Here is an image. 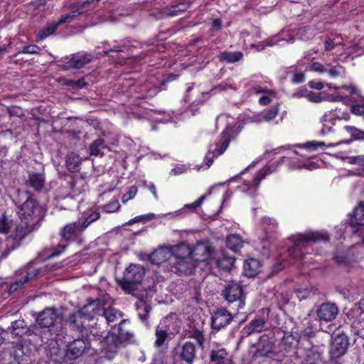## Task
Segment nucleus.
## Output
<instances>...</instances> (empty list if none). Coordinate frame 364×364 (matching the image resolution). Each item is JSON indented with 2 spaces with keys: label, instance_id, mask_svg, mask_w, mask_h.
<instances>
[{
  "label": "nucleus",
  "instance_id": "obj_1",
  "mask_svg": "<svg viewBox=\"0 0 364 364\" xmlns=\"http://www.w3.org/2000/svg\"><path fill=\"white\" fill-rule=\"evenodd\" d=\"M26 198L25 202L18 206V214L21 220V223H24L25 227L23 225L18 226V229H21L22 236H25L28 232L32 231L33 226L38 217L36 213L38 210V205L36 200L32 198L28 192L25 193Z\"/></svg>",
  "mask_w": 364,
  "mask_h": 364
},
{
  "label": "nucleus",
  "instance_id": "obj_2",
  "mask_svg": "<svg viewBox=\"0 0 364 364\" xmlns=\"http://www.w3.org/2000/svg\"><path fill=\"white\" fill-rule=\"evenodd\" d=\"M328 235L324 232H309L299 235L294 240V246L289 250V255L297 259L303 258L302 250L311 243H316L322 240H328Z\"/></svg>",
  "mask_w": 364,
  "mask_h": 364
},
{
  "label": "nucleus",
  "instance_id": "obj_3",
  "mask_svg": "<svg viewBox=\"0 0 364 364\" xmlns=\"http://www.w3.org/2000/svg\"><path fill=\"white\" fill-rule=\"evenodd\" d=\"M144 274L145 269L141 265L130 264L124 272L121 287L127 294H131L141 282Z\"/></svg>",
  "mask_w": 364,
  "mask_h": 364
},
{
  "label": "nucleus",
  "instance_id": "obj_4",
  "mask_svg": "<svg viewBox=\"0 0 364 364\" xmlns=\"http://www.w3.org/2000/svg\"><path fill=\"white\" fill-rule=\"evenodd\" d=\"M109 299V296L105 294L102 298H97L89 301L80 310L82 315L85 316V318L90 321V323H93V322L97 323L100 319H102L104 306L108 302Z\"/></svg>",
  "mask_w": 364,
  "mask_h": 364
},
{
  "label": "nucleus",
  "instance_id": "obj_5",
  "mask_svg": "<svg viewBox=\"0 0 364 364\" xmlns=\"http://www.w3.org/2000/svg\"><path fill=\"white\" fill-rule=\"evenodd\" d=\"M221 296L228 304L237 303L238 309L245 304L242 286L235 281H229L225 285Z\"/></svg>",
  "mask_w": 364,
  "mask_h": 364
},
{
  "label": "nucleus",
  "instance_id": "obj_6",
  "mask_svg": "<svg viewBox=\"0 0 364 364\" xmlns=\"http://www.w3.org/2000/svg\"><path fill=\"white\" fill-rule=\"evenodd\" d=\"M68 321L71 328L77 331L82 335L86 336H88L89 334L92 333L90 328H94V326L97 325L96 322L90 323V321H88V319L85 318V316L82 315L80 310L70 314Z\"/></svg>",
  "mask_w": 364,
  "mask_h": 364
},
{
  "label": "nucleus",
  "instance_id": "obj_7",
  "mask_svg": "<svg viewBox=\"0 0 364 364\" xmlns=\"http://www.w3.org/2000/svg\"><path fill=\"white\" fill-rule=\"evenodd\" d=\"M196 358V348L193 343L186 341L175 348L174 358L186 364H192Z\"/></svg>",
  "mask_w": 364,
  "mask_h": 364
},
{
  "label": "nucleus",
  "instance_id": "obj_8",
  "mask_svg": "<svg viewBox=\"0 0 364 364\" xmlns=\"http://www.w3.org/2000/svg\"><path fill=\"white\" fill-rule=\"evenodd\" d=\"M39 274V269L33 268L32 266H28L25 269L20 270L15 279L9 287V292L12 293L16 291L18 289L22 287L28 281L36 278Z\"/></svg>",
  "mask_w": 364,
  "mask_h": 364
},
{
  "label": "nucleus",
  "instance_id": "obj_9",
  "mask_svg": "<svg viewBox=\"0 0 364 364\" xmlns=\"http://www.w3.org/2000/svg\"><path fill=\"white\" fill-rule=\"evenodd\" d=\"M172 259H179V258H186V257H192L191 255H197L196 252L197 251H203L205 253L201 259H197V260H205L208 257L207 247L204 245H198L195 252H192L191 250L185 244H181L179 245H176L172 247Z\"/></svg>",
  "mask_w": 364,
  "mask_h": 364
},
{
  "label": "nucleus",
  "instance_id": "obj_10",
  "mask_svg": "<svg viewBox=\"0 0 364 364\" xmlns=\"http://www.w3.org/2000/svg\"><path fill=\"white\" fill-rule=\"evenodd\" d=\"M230 129L226 128L222 133V137L220 141L215 144V148L213 151L212 156H210L211 154L208 152L205 157V160L207 161L206 165L208 167L212 165L215 156H218L225 152L230 144Z\"/></svg>",
  "mask_w": 364,
  "mask_h": 364
},
{
  "label": "nucleus",
  "instance_id": "obj_11",
  "mask_svg": "<svg viewBox=\"0 0 364 364\" xmlns=\"http://www.w3.org/2000/svg\"><path fill=\"white\" fill-rule=\"evenodd\" d=\"M58 317L59 314L56 309L47 307L38 314L36 321L41 328H50L54 325Z\"/></svg>",
  "mask_w": 364,
  "mask_h": 364
},
{
  "label": "nucleus",
  "instance_id": "obj_12",
  "mask_svg": "<svg viewBox=\"0 0 364 364\" xmlns=\"http://www.w3.org/2000/svg\"><path fill=\"white\" fill-rule=\"evenodd\" d=\"M128 321L127 319L122 320L119 324L118 333L112 334L109 338L117 348L126 345L133 338V333L124 328V325Z\"/></svg>",
  "mask_w": 364,
  "mask_h": 364
},
{
  "label": "nucleus",
  "instance_id": "obj_13",
  "mask_svg": "<svg viewBox=\"0 0 364 364\" xmlns=\"http://www.w3.org/2000/svg\"><path fill=\"white\" fill-rule=\"evenodd\" d=\"M348 346V340L345 334H338L334 337L330 348L332 358H338L343 355Z\"/></svg>",
  "mask_w": 364,
  "mask_h": 364
},
{
  "label": "nucleus",
  "instance_id": "obj_14",
  "mask_svg": "<svg viewBox=\"0 0 364 364\" xmlns=\"http://www.w3.org/2000/svg\"><path fill=\"white\" fill-rule=\"evenodd\" d=\"M170 265L171 272L186 274L191 273L195 268L192 257L172 259Z\"/></svg>",
  "mask_w": 364,
  "mask_h": 364
},
{
  "label": "nucleus",
  "instance_id": "obj_15",
  "mask_svg": "<svg viewBox=\"0 0 364 364\" xmlns=\"http://www.w3.org/2000/svg\"><path fill=\"white\" fill-rule=\"evenodd\" d=\"M82 225L80 223H71L65 225L60 232L62 240L70 242L75 240L85 229H82Z\"/></svg>",
  "mask_w": 364,
  "mask_h": 364
},
{
  "label": "nucleus",
  "instance_id": "obj_16",
  "mask_svg": "<svg viewBox=\"0 0 364 364\" xmlns=\"http://www.w3.org/2000/svg\"><path fill=\"white\" fill-rule=\"evenodd\" d=\"M338 310L336 304L323 303L316 309V315L320 320L329 322L336 318Z\"/></svg>",
  "mask_w": 364,
  "mask_h": 364
},
{
  "label": "nucleus",
  "instance_id": "obj_17",
  "mask_svg": "<svg viewBox=\"0 0 364 364\" xmlns=\"http://www.w3.org/2000/svg\"><path fill=\"white\" fill-rule=\"evenodd\" d=\"M274 339L266 335L260 337L255 357H266L274 353Z\"/></svg>",
  "mask_w": 364,
  "mask_h": 364
},
{
  "label": "nucleus",
  "instance_id": "obj_18",
  "mask_svg": "<svg viewBox=\"0 0 364 364\" xmlns=\"http://www.w3.org/2000/svg\"><path fill=\"white\" fill-rule=\"evenodd\" d=\"M232 320V314L225 309L217 310L212 316V327L220 330L228 326Z\"/></svg>",
  "mask_w": 364,
  "mask_h": 364
},
{
  "label": "nucleus",
  "instance_id": "obj_19",
  "mask_svg": "<svg viewBox=\"0 0 364 364\" xmlns=\"http://www.w3.org/2000/svg\"><path fill=\"white\" fill-rule=\"evenodd\" d=\"M86 343L83 339H75L67 346L65 357L69 360H75L85 352Z\"/></svg>",
  "mask_w": 364,
  "mask_h": 364
},
{
  "label": "nucleus",
  "instance_id": "obj_20",
  "mask_svg": "<svg viewBox=\"0 0 364 364\" xmlns=\"http://www.w3.org/2000/svg\"><path fill=\"white\" fill-rule=\"evenodd\" d=\"M149 259L152 264L156 265H159L167 260L170 262L172 261L171 249L167 247H161L150 255Z\"/></svg>",
  "mask_w": 364,
  "mask_h": 364
},
{
  "label": "nucleus",
  "instance_id": "obj_21",
  "mask_svg": "<svg viewBox=\"0 0 364 364\" xmlns=\"http://www.w3.org/2000/svg\"><path fill=\"white\" fill-rule=\"evenodd\" d=\"M265 325L266 320L264 318H255L242 328V336L247 337L252 333H260L264 329Z\"/></svg>",
  "mask_w": 364,
  "mask_h": 364
},
{
  "label": "nucleus",
  "instance_id": "obj_22",
  "mask_svg": "<svg viewBox=\"0 0 364 364\" xmlns=\"http://www.w3.org/2000/svg\"><path fill=\"white\" fill-rule=\"evenodd\" d=\"M31 353L32 350L28 344L18 343L14 346V356L19 364H25Z\"/></svg>",
  "mask_w": 364,
  "mask_h": 364
},
{
  "label": "nucleus",
  "instance_id": "obj_23",
  "mask_svg": "<svg viewBox=\"0 0 364 364\" xmlns=\"http://www.w3.org/2000/svg\"><path fill=\"white\" fill-rule=\"evenodd\" d=\"M36 326L27 327L23 320H16L11 323L9 328L10 332L15 336L21 337L26 334H31L33 333L32 328H36Z\"/></svg>",
  "mask_w": 364,
  "mask_h": 364
},
{
  "label": "nucleus",
  "instance_id": "obj_24",
  "mask_svg": "<svg viewBox=\"0 0 364 364\" xmlns=\"http://www.w3.org/2000/svg\"><path fill=\"white\" fill-rule=\"evenodd\" d=\"M92 59L90 54H73L70 59L66 63L69 68H81L88 64Z\"/></svg>",
  "mask_w": 364,
  "mask_h": 364
},
{
  "label": "nucleus",
  "instance_id": "obj_25",
  "mask_svg": "<svg viewBox=\"0 0 364 364\" xmlns=\"http://www.w3.org/2000/svg\"><path fill=\"white\" fill-rule=\"evenodd\" d=\"M243 271L247 277H254L261 271L260 262L255 258H250L244 262Z\"/></svg>",
  "mask_w": 364,
  "mask_h": 364
},
{
  "label": "nucleus",
  "instance_id": "obj_26",
  "mask_svg": "<svg viewBox=\"0 0 364 364\" xmlns=\"http://www.w3.org/2000/svg\"><path fill=\"white\" fill-rule=\"evenodd\" d=\"M235 258L231 256L227 255L225 253L222 252L215 259L216 267L223 271H230L234 264Z\"/></svg>",
  "mask_w": 364,
  "mask_h": 364
},
{
  "label": "nucleus",
  "instance_id": "obj_27",
  "mask_svg": "<svg viewBox=\"0 0 364 364\" xmlns=\"http://www.w3.org/2000/svg\"><path fill=\"white\" fill-rule=\"evenodd\" d=\"M349 164L355 165V167L350 170L352 174L364 176V155L353 156L348 158Z\"/></svg>",
  "mask_w": 364,
  "mask_h": 364
},
{
  "label": "nucleus",
  "instance_id": "obj_28",
  "mask_svg": "<svg viewBox=\"0 0 364 364\" xmlns=\"http://www.w3.org/2000/svg\"><path fill=\"white\" fill-rule=\"evenodd\" d=\"M45 176L42 173H31L29 174L27 184L36 191H41L44 186Z\"/></svg>",
  "mask_w": 364,
  "mask_h": 364
},
{
  "label": "nucleus",
  "instance_id": "obj_29",
  "mask_svg": "<svg viewBox=\"0 0 364 364\" xmlns=\"http://www.w3.org/2000/svg\"><path fill=\"white\" fill-rule=\"evenodd\" d=\"M364 219V204L360 203L350 214L349 223L351 226H356L362 223Z\"/></svg>",
  "mask_w": 364,
  "mask_h": 364
},
{
  "label": "nucleus",
  "instance_id": "obj_30",
  "mask_svg": "<svg viewBox=\"0 0 364 364\" xmlns=\"http://www.w3.org/2000/svg\"><path fill=\"white\" fill-rule=\"evenodd\" d=\"M107 149L104 139H97L91 143L90 153L91 156L102 157L105 155V151Z\"/></svg>",
  "mask_w": 364,
  "mask_h": 364
},
{
  "label": "nucleus",
  "instance_id": "obj_31",
  "mask_svg": "<svg viewBox=\"0 0 364 364\" xmlns=\"http://www.w3.org/2000/svg\"><path fill=\"white\" fill-rule=\"evenodd\" d=\"M347 316L349 320L353 319L350 326H360L361 328H364V315H363L360 308L355 307L350 309Z\"/></svg>",
  "mask_w": 364,
  "mask_h": 364
},
{
  "label": "nucleus",
  "instance_id": "obj_32",
  "mask_svg": "<svg viewBox=\"0 0 364 364\" xmlns=\"http://www.w3.org/2000/svg\"><path fill=\"white\" fill-rule=\"evenodd\" d=\"M156 340L154 345L157 348L163 346L168 336V329L162 323L159 324L155 330Z\"/></svg>",
  "mask_w": 364,
  "mask_h": 364
},
{
  "label": "nucleus",
  "instance_id": "obj_33",
  "mask_svg": "<svg viewBox=\"0 0 364 364\" xmlns=\"http://www.w3.org/2000/svg\"><path fill=\"white\" fill-rule=\"evenodd\" d=\"M244 241L237 234H232L226 238L227 247L233 252L239 251L243 247Z\"/></svg>",
  "mask_w": 364,
  "mask_h": 364
},
{
  "label": "nucleus",
  "instance_id": "obj_34",
  "mask_svg": "<svg viewBox=\"0 0 364 364\" xmlns=\"http://www.w3.org/2000/svg\"><path fill=\"white\" fill-rule=\"evenodd\" d=\"M122 316V314L121 311H118L117 309L109 307V308H104L102 319L103 318H105L107 323L108 325L112 324V323H114L117 321L119 318H120Z\"/></svg>",
  "mask_w": 364,
  "mask_h": 364
},
{
  "label": "nucleus",
  "instance_id": "obj_35",
  "mask_svg": "<svg viewBox=\"0 0 364 364\" xmlns=\"http://www.w3.org/2000/svg\"><path fill=\"white\" fill-rule=\"evenodd\" d=\"M243 58V53L240 51H224L220 54V61H225L228 63H234L241 60Z\"/></svg>",
  "mask_w": 364,
  "mask_h": 364
},
{
  "label": "nucleus",
  "instance_id": "obj_36",
  "mask_svg": "<svg viewBox=\"0 0 364 364\" xmlns=\"http://www.w3.org/2000/svg\"><path fill=\"white\" fill-rule=\"evenodd\" d=\"M296 344V341L294 338L291 335L285 336L281 341L279 344L280 348L284 350L288 355L287 356L291 355V353H295L294 352V346Z\"/></svg>",
  "mask_w": 364,
  "mask_h": 364
},
{
  "label": "nucleus",
  "instance_id": "obj_37",
  "mask_svg": "<svg viewBox=\"0 0 364 364\" xmlns=\"http://www.w3.org/2000/svg\"><path fill=\"white\" fill-rule=\"evenodd\" d=\"M82 161L80 157L76 154L71 152L66 156V166L72 172L79 170V166Z\"/></svg>",
  "mask_w": 364,
  "mask_h": 364
},
{
  "label": "nucleus",
  "instance_id": "obj_38",
  "mask_svg": "<svg viewBox=\"0 0 364 364\" xmlns=\"http://www.w3.org/2000/svg\"><path fill=\"white\" fill-rule=\"evenodd\" d=\"M228 352L225 348L212 350L210 353V363H225Z\"/></svg>",
  "mask_w": 364,
  "mask_h": 364
},
{
  "label": "nucleus",
  "instance_id": "obj_39",
  "mask_svg": "<svg viewBox=\"0 0 364 364\" xmlns=\"http://www.w3.org/2000/svg\"><path fill=\"white\" fill-rule=\"evenodd\" d=\"M58 26L59 24H58V22L56 21L40 30L37 35L38 41H42L52 35L57 30Z\"/></svg>",
  "mask_w": 364,
  "mask_h": 364
},
{
  "label": "nucleus",
  "instance_id": "obj_40",
  "mask_svg": "<svg viewBox=\"0 0 364 364\" xmlns=\"http://www.w3.org/2000/svg\"><path fill=\"white\" fill-rule=\"evenodd\" d=\"M304 329L301 331V333L306 337H311L315 330V325L313 323L311 319L309 317L304 318L302 321Z\"/></svg>",
  "mask_w": 364,
  "mask_h": 364
},
{
  "label": "nucleus",
  "instance_id": "obj_41",
  "mask_svg": "<svg viewBox=\"0 0 364 364\" xmlns=\"http://www.w3.org/2000/svg\"><path fill=\"white\" fill-rule=\"evenodd\" d=\"M262 225L266 232L270 233L275 231L278 226V224L274 219L264 217L262 218Z\"/></svg>",
  "mask_w": 364,
  "mask_h": 364
},
{
  "label": "nucleus",
  "instance_id": "obj_42",
  "mask_svg": "<svg viewBox=\"0 0 364 364\" xmlns=\"http://www.w3.org/2000/svg\"><path fill=\"white\" fill-rule=\"evenodd\" d=\"M189 6L185 3H181L167 9L166 13L169 16H177L179 13L186 11Z\"/></svg>",
  "mask_w": 364,
  "mask_h": 364
},
{
  "label": "nucleus",
  "instance_id": "obj_43",
  "mask_svg": "<svg viewBox=\"0 0 364 364\" xmlns=\"http://www.w3.org/2000/svg\"><path fill=\"white\" fill-rule=\"evenodd\" d=\"M136 308L139 310V316L141 321H146L149 313L151 311V306L147 305L144 301H139L136 304Z\"/></svg>",
  "mask_w": 364,
  "mask_h": 364
},
{
  "label": "nucleus",
  "instance_id": "obj_44",
  "mask_svg": "<svg viewBox=\"0 0 364 364\" xmlns=\"http://www.w3.org/2000/svg\"><path fill=\"white\" fill-rule=\"evenodd\" d=\"M346 90H347L352 96V99L358 102H364V97L360 94V91L353 85H344L343 86Z\"/></svg>",
  "mask_w": 364,
  "mask_h": 364
},
{
  "label": "nucleus",
  "instance_id": "obj_45",
  "mask_svg": "<svg viewBox=\"0 0 364 364\" xmlns=\"http://www.w3.org/2000/svg\"><path fill=\"white\" fill-rule=\"evenodd\" d=\"M188 337L196 340L200 348H204L205 336L201 331L195 329L193 331L189 332Z\"/></svg>",
  "mask_w": 364,
  "mask_h": 364
},
{
  "label": "nucleus",
  "instance_id": "obj_46",
  "mask_svg": "<svg viewBox=\"0 0 364 364\" xmlns=\"http://www.w3.org/2000/svg\"><path fill=\"white\" fill-rule=\"evenodd\" d=\"M345 129L355 139H364V132L355 127L346 126Z\"/></svg>",
  "mask_w": 364,
  "mask_h": 364
},
{
  "label": "nucleus",
  "instance_id": "obj_47",
  "mask_svg": "<svg viewBox=\"0 0 364 364\" xmlns=\"http://www.w3.org/2000/svg\"><path fill=\"white\" fill-rule=\"evenodd\" d=\"M100 217V213L98 211H94L90 213L82 223V229H86L92 223L97 220Z\"/></svg>",
  "mask_w": 364,
  "mask_h": 364
},
{
  "label": "nucleus",
  "instance_id": "obj_48",
  "mask_svg": "<svg viewBox=\"0 0 364 364\" xmlns=\"http://www.w3.org/2000/svg\"><path fill=\"white\" fill-rule=\"evenodd\" d=\"M80 14V12L78 11V10H75V11H71L69 14L63 15L57 21L58 24H59V26H60L65 23L70 22L75 17L77 16Z\"/></svg>",
  "mask_w": 364,
  "mask_h": 364
},
{
  "label": "nucleus",
  "instance_id": "obj_49",
  "mask_svg": "<svg viewBox=\"0 0 364 364\" xmlns=\"http://www.w3.org/2000/svg\"><path fill=\"white\" fill-rule=\"evenodd\" d=\"M10 228L11 225L8 218L4 215H2L0 217V233L6 234Z\"/></svg>",
  "mask_w": 364,
  "mask_h": 364
},
{
  "label": "nucleus",
  "instance_id": "obj_50",
  "mask_svg": "<svg viewBox=\"0 0 364 364\" xmlns=\"http://www.w3.org/2000/svg\"><path fill=\"white\" fill-rule=\"evenodd\" d=\"M120 208V204L117 200L111 201L110 203L105 205L102 209L107 213H114Z\"/></svg>",
  "mask_w": 364,
  "mask_h": 364
},
{
  "label": "nucleus",
  "instance_id": "obj_51",
  "mask_svg": "<svg viewBox=\"0 0 364 364\" xmlns=\"http://www.w3.org/2000/svg\"><path fill=\"white\" fill-rule=\"evenodd\" d=\"M137 193V188L135 186H132L128 192L124 193L122 196V201L123 203H127L128 200L132 199Z\"/></svg>",
  "mask_w": 364,
  "mask_h": 364
},
{
  "label": "nucleus",
  "instance_id": "obj_52",
  "mask_svg": "<svg viewBox=\"0 0 364 364\" xmlns=\"http://www.w3.org/2000/svg\"><path fill=\"white\" fill-rule=\"evenodd\" d=\"M40 50L41 48L39 46L36 45H28L23 46L20 53L27 54H36L38 53Z\"/></svg>",
  "mask_w": 364,
  "mask_h": 364
},
{
  "label": "nucleus",
  "instance_id": "obj_53",
  "mask_svg": "<svg viewBox=\"0 0 364 364\" xmlns=\"http://www.w3.org/2000/svg\"><path fill=\"white\" fill-rule=\"evenodd\" d=\"M328 66L329 68L327 69V71L330 77H336L341 75L343 72V68L341 66H331L330 65Z\"/></svg>",
  "mask_w": 364,
  "mask_h": 364
},
{
  "label": "nucleus",
  "instance_id": "obj_54",
  "mask_svg": "<svg viewBox=\"0 0 364 364\" xmlns=\"http://www.w3.org/2000/svg\"><path fill=\"white\" fill-rule=\"evenodd\" d=\"M350 331L356 337L354 338L356 341L357 338H360L364 340V328H361L360 326H350Z\"/></svg>",
  "mask_w": 364,
  "mask_h": 364
},
{
  "label": "nucleus",
  "instance_id": "obj_55",
  "mask_svg": "<svg viewBox=\"0 0 364 364\" xmlns=\"http://www.w3.org/2000/svg\"><path fill=\"white\" fill-rule=\"evenodd\" d=\"M311 293V290L309 289H299L296 291V296L299 300H303L309 297Z\"/></svg>",
  "mask_w": 364,
  "mask_h": 364
},
{
  "label": "nucleus",
  "instance_id": "obj_56",
  "mask_svg": "<svg viewBox=\"0 0 364 364\" xmlns=\"http://www.w3.org/2000/svg\"><path fill=\"white\" fill-rule=\"evenodd\" d=\"M154 218H155V215L154 213H149L147 215H139V216H137V217L134 218V219H132V220L129 221V224H132V223H136V222H139L141 220H144V221L151 220Z\"/></svg>",
  "mask_w": 364,
  "mask_h": 364
},
{
  "label": "nucleus",
  "instance_id": "obj_57",
  "mask_svg": "<svg viewBox=\"0 0 364 364\" xmlns=\"http://www.w3.org/2000/svg\"><path fill=\"white\" fill-rule=\"evenodd\" d=\"M268 174H269V172L265 171V172L261 173L259 176L255 177L254 179V183L252 185L251 188L254 189V191H255L258 188L261 181L263 180L266 177V176Z\"/></svg>",
  "mask_w": 364,
  "mask_h": 364
},
{
  "label": "nucleus",
  "instance_id": "obj_58",
  "mask_svg": "<svg viewBox=\"0 0 364 364\" xmlns=\"http://www.w3.org/2000/svg\"><path fill=\"white\" fill-rule=\"evenodd\" d=\"M278 114V109L275 107H272L270 109L264 116V119L267 122H269L275 118V117Z\"/></svg>",
  "mask_w": 364,
  "mask_h": 364
},
{
  "label": "nucleus",
  "instance_id": "obj_59",
  "mask_svg": "<svg viewBox=\"0 0 364 364\" xmlns=\"http://www.w3.org/2000/svg\"><path fill=\"white\" fill-rule=\"evenodd\" d=\"M310 70L314 72L322 73L327 71V68L318 62H314L311 64Z\"/></svg>",
  "mask_w": 364,
  "mask_h": 364
},
{
  "label": "nucleus",
  "instance_id": "obj_60",
  "mask_svg": "<svg viewBox=\"0 0 364 364\" xmlns=\"http://www.w3.org/2000/svg\"><path fill=\"white\" fill-rule=\"evenodd\" d=\"M324 142H319V141H309L306 142L304 145V146L307 149H311V150H316L319 147L325 146Z\"/></svg>",
  "mask_w": 364,
  "mask_h": 364
},
{
  "label": "nucleus",
  "instance_id": "obj_61",
  "mask_svg": "<svg viewBox=\"0 0 364 364\" xmlns=\"http://www.w3.org/2000/svg\"><path fill=\"white\" fill-rule=\"evenodd\" d=\"M205 196H201L198 199H197L193 203L186 204L185 205V207L187 208L195 210L196 208H197L198 207H199L202 204V203L205 200Z\"/></svg>",
  "mask_w": 364,
  "mask_h": 364
},
{
  "label": "nucleus",
  "instance_id": "obj_62",
  "mask_svg": "<svg viewBox=\"0 0 364 364\" xmlns=\"http://www.w3.org/2000/svg\"><path fill=\"white\" fill-rule=\"evenodd\" d=\"M187 171V167L185 165H177L171 171L172 175H179L185 173Z\"/></svg>",
  "mask_w": 364,
  "mask_h": 364
},
{
  "label": "nucleus",
  "instance_id": "obj_63",
  "mask_svg": "<svg viewBox=\"0 0 364 364\" xmlns=\"http://www.w3.org/2000/svg\"><path fill=\"white\" fill-rule=\"evenodd\" d=\"M351 112L355 114L364 115V105L359 104L353 105L351 106Z\"/></svg>",
  "mask_w": 364,
  "mask_h": 364
},
{
  "label": "nucleus",
  "instance_id": "obj_64",
  "mask_svg": "<svg viewBox=\"0 0 364 364\" xmlns=\"http://www.w3.org/2000/svg\"><path fill=\"white\" fill-rule=\"evenodd\" d=\"M305 97L310 102H319L321 100V97H320V95L314 92L307 93L305 95Z\"/></svg>",
  "mask_w": 364,
  "mask_h": 364
}]
</instances>
